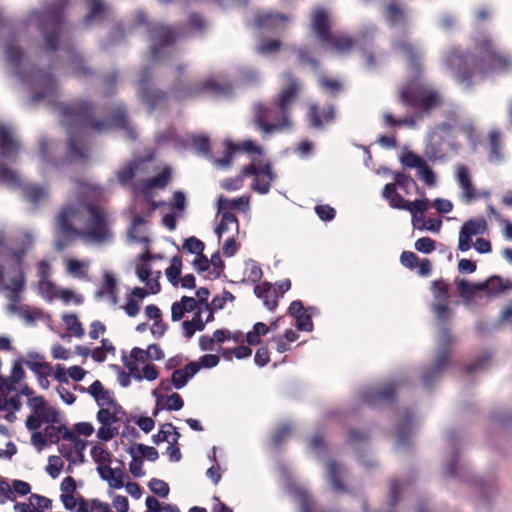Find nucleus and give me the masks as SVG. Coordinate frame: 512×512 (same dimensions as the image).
Segmentation results:
<instances>
[{"label":"nucleus","instance_id":"f257e3e1","mask_svg":"<svg viewBox=\"0 0 512 512\" xmlns=\"http://www.w3.org/2000/svg\"><path fill=\"white\" fill-rule=\"evenodd\" d=\"M33 88L40 91L30 97L31 103L46 100L60 113V122L67 130V156L71 159H87L89 149L83 142L88 131L102 133L111 128L124 130L129 139L135 140L137 133L130 125L124 104H117L107 119H96L94 102L85 98L69 103L58 102V84L52 74L37 70L36 79L31 80Z\"/></svg>","mask_w":512,"mask_h":512},{"label":"nucleus","instance_id":"f03ea898","mask_svg":"<svg viewBox=\"0 0 512 512\" xmlns=\"http://www.w3.org/2000/svg\"><path fill=\"white\" fill-rule=\"evenodd\" d=\"M474 44L481 53V58L460 48H451L444 58L446 67L453 73L455 79L464 84L467 89H471L472 77L476 73L505 72L512 67V59L496 50L488 34L480 33L475 36Z\"/></svg>","mask_w":512,"mask_h":512},{"label":"nucleus","instance_id":"7ed1b4c3","mask_svg":"<svg viewBox=\"0 0 512 512\" xmlns=\"http://www.w3.org/2000/svg\"><path fill=\"white\" fill-rule=\"evenodd\" d=\"M85 208L89 213L87 230L80 234L86 235L96 243H104L113 237L106 221V215L102 209L93 204L71 203L63 207L57 218V225L64 237L78 233L73 227L72 221L78 219L80 210Z\"/></svg>","mask_w":512,"mask_h":512},{"label":"nucleus","instance_id":"20e7f679","mask_svg":"<svg viewBox=\"0 0 512 512\" xmlns=\"http://www.w3.org/2000/svg\"><path fill=\"white\" fill-rule=\"evenodd\" d=\"M398 101L416 111L417 116L424 118L443 104L440 92L431 85L418 81L416 76L401 86Z\"/></svg>","mask_w":512,"mask_h":512},{"label":"nucleus","instance_id":"39448f33","mask_svg":"<svg viewBox=\"0 0 512 512\" xmlns=\"http://www.w3.org/2000/svg\"><path fill=\"white\" fill-rule=\"evenodd\" d=\"M69 0H56V3L45 6L41 11H32L27 24L36 22L42 33L46 48L54 53L59 49V40L64 23V9Z\"/></svg>","mask_w":512,"mask_h":512},{"label":"nucleus","instance_id":"423d86ee","mask_svg":"<svg viewBox=\"0 0 512 512\" xmlns=\"http://www.w3.org/2000/svg\"><path fill=\"white\" fill-rule=\"evenodd\" d=\"M253 122L258 129L266 134L291 126L290 113L287 114V120L285 121L275 101L270 105H264L260 102L255 103Z\"/></svg>","mask_w":512,"mask_h":512},{"label":"nucleus","instance_id":"0eeeda50","mask_svg":"<svg viewBox=\"0 0 512 512\" xmlns=\"http://www.w3.org/2000/svg\"><path fill=\"white\" fill-rule=\"evenodd\" d=\"M0 182L12 187L22 189L25 200L31 202L34 207L48 197V190L40 185H23L16 171L8 168L4 163L0 162Z\"/></svg>","mask_w":512,"mask_h":512},{"label":"nucleus","instance_id":"6e6552de","mask_svg":"<svg viewBox=\"0 0 512 512\" xmlns=\"http://www.w3.org/2000/svg\"><path fill=\"white\" fill-rule=\"evenodd\" d=\"M137 94L140 100L148 107L150 112L155 110L166 100V92L155 88L152 83L151 67H145L141 71L140 78L138 80Z\"/></svg>","mask_w":512,"mask_h":512},{"label":"nucleus","instance_id":"1a4fd4ad","mask_svg":"<svg viewBox=\"0 0 512 512\" xmlns=\"http://www.w3.org/2000/svg\"><path fill=\"white\" fill-rule=\"evenodd\" d=\"M151 56L154 61L162 58V50L171 46L177 39V33L172 27L160 24L149 26Z\"/></svg>","mask_w":512,"mask_h":512},{"label":"nucleus","instance_id":"9d476101","mask_svg":"<svg viewBox=\"0 0 512 512\" xmlns=\"http://www.w3.org/2000/svg\"><path fill=\"white\" fill-rule=\"evenodd\" d=\"M446 146L455 153L460 147V145L455 141H450L446 144L443 135L439 134L438 132L431 131L428 136L424 155L430 161H444L447 158Z\"/></svg>","mask_w":512,"mask_h":512},{"label":"nucleus","instance_id":"9b49d317","mask_svg":"<svg viewBox=\"0 0 512 512\" xmlns=\"http://www.w3.org/2000/svg\"><path fill=\"white\" fill-rule=\"evenodd\" d=\"M283 77L287 81L288 85L280 92L275 102H277L282 118L286 121L287 114L290 113L289 107L297 98L300 85L296 77L290 71L284 72Z\"/></svg>","mask_w":512,"mask_h":512},{"label":"nucleus","instance_id":"f8f14e48","mask_svg":"<svg viewBox=\"0 0 512 512\" xmlns=\"http://www.w3.org/2000/svg\"><path fill=\"white\" fill-rule=\"evenodd\" d=\"M487 230V223L483 217L472 218L466 221L460 228L458 249L461 252L468 251L472 246V237L483 234Z\"/></svg>","mask_w":512,"mask_h":512},{"label":"nucleus","instance_id":"ddd939ff","mask_svg":"<svg viewBox=\"0 0 512 512\" xmlns=\"http://www.w3.org/2000/svg\"><path fill=\"white\" fill-rule=\"evenodd\" d=\"M400 385L401 382L395 380L380 389L366 390L361 395L362 401L369 406L393 402L396 399V390Z\"/></svg>","mask_w":512,"mask_h":512},{"label":"nucleus","instance_id":"4468645a","mask_svg":"<svg viewBox=\"0 0 512 512\" xmlns=\"http://www.w3.org/2000/svg\"><path fill=\"white\" fill-rule=\"evenodd\" d=\"M289 17L282 13H263L258 14L254 20V25L259 29L273 34H279L286 30Z\"/></svg>","mask_w":512,"mask_h":512},{"label":"nucleus","instance_id":"2eb2a0df","mask_svg":"<svg viewBox=\"0 0 512 512\" xmlns=\"http://www.w3.org/2000/svg\"><path fill=\"white\" fill-rule=\"evenodd\" d=\"M335 119V107L330 104L322 112L318 104L309 105L307 110V120L310 128L323 130L324 123H332Z\"/></svg>","mask_w":512,"mask_h":512},{"label":"nucleus","instance_id":"dca6fc26","mask_svg":"<svg viewBox=\"0 0 512 512\" xmlns=\"http://www.w3.org/2000/svg\"><path fill=\"white\" fill-rule=\"evenodd\" d=\"M88 13L83 19V24L86 27H91L93 25H99L106 20L110 16L111 9L104 2V0H86Z\"/></svg>","mask_w":512,"mask_h":512},{"label":"nucleus","instance_id":"f3484780","mask_svg":"<svg viewBox=\"0 0 512 512\" xmlns=\"http://www.w3.org/2000/svg\"><path fill=\"white\" fill-rule=\"evenodd\" d=\"M20 149V143L13 137L9 127L0 123V157L14 162Z\"/></svg>","mask_w":512,"mask_h":512},{"label":"nucleus","instance_id":"a211bd4d","mask_svg":"<svg viewBox=\"0 0 512 512\" xmlns=\"http://www.w3.org/2000/svg\"><path fill=\"white\" fill-rule=\"evenodd\" d=\"M5 268L0 264V291H9L8 299L16 304L21 300L20 294L25 290V275H12L9 276L10 284L7 285L3 282Z\"/></svg>","mask_w":512,"mask_h":512},{"label":"nucleus","instance_id":"6ab92c4d","mask_svg":"<svg viewBox=\"0 0 512 512\" xmlns=\"http://www.w3.org/2000/svg\"><path fill=\"white\" fill-rule=\"evenodd\" d=\"M449 360L445 359V353L436 355L434 363L427 367L421 376L424 387L430 388L433 384L440 380L444 369L448 365Z\"/></svg>","mask_w":512,"mask_h":512},{"label":"nucleus","instance_id":"aec40b11","mask_svg":"<svg viewBox=\"0 0 512 512\" xmlns=\"http://www.w3.org/2000/svg\"><path fill=\"white\" fill-rule=\"evenodd\" d=\"M170 93L172 94L173 98L177 101H184L187 99H192L203 95L201 82L184 85L182 83V80L179 78H176L173 81L170 87Z\"/></svg>","mask_w":512,"mask_h":512},{"label":"nucleus","instance_id":"412c9836","mask_svg":"<svg viewBox=\"0 0 512 512\" xmlns=\"http://www.w3.org/2000/svg\"><path fill=\"white\" fill-rule=\"evenodd\" d=\"M25 240L23 241V245L20 248L12 249L11 256L13 258V263L9 265L8 275H25L23 269V259L26 256L28 250L33 245V237L31 234L26 233Z\"/></svg>","mask_w":512,"mask_h":512},{"label":"nucleus","instance_id":"4be33fe9","mask_svg":"<svg viewBox=\"0 0 512 512\" xmlns=\"http://www.w3.org/2000/svg\"><path fill=\"white\" fill-rule=\"evenodd\" d=\"M393 50L402 53L411 63L414 76L418 77L421 73V67L418 62L419 52L417 48L409 41L402 39L392 44Z\"/></svg>","mask_w":512,"mask_h":512},{"label":"nucleus","instance_id":"5701e85b","mask_svg":"<svg viewBox=\"0 0 512 512\" xmlns=\"http://www.w3.org/2000/svg\"><path fill=\"white\" fill-rule=\"evenodd\" d=\"M311 26L318 40L321 43L329 39L331 29L328 20V15L323 8H318L314 11Z\"/></svg>","mask_w":512,"mask_h":512},{"label":"nucleus","instance_id":"b1692460","mask_svg":"<svg viewBox=\"0 0 512 512\" xmlns=\"http://www.w3.org/2000/svg\"><path fill=\"white\" fill-rule=\"evenodd\" d=\"M276 178V175L272 171L270 163H266L259 167V172L255 176L252 189L259 194H267L271 187V182Z\"/></svg>","mask_w":512,"mask_h":512},{"label":"nucleus","instance_id":"393cba45","mask_svg":"<svg viewBox=\"0 0 512 512\" xmlns=\"http://www.w3.org/2000/svg\"><path fill=\"white\" fill-rule=\"evenodd\" d=\"M200 370V365L196 361L189 362L184 368L176 369L171 375V383L176 389L185 387Z\"/></svg>","mask_w":512,"mask_h":512},{"label":"nucleus","instance_id":"a878e982","mask_svg":"<svg viewBox=\"0 0 512 512\" xmlns=\"http://www.w3.org/2000/svg\"><path fill=\"white\" fill-rule=\"evenodd\" d=\"M202 93L212 96H230L233 92V85L229 82L219 83L213 78L201 82Z\"/></svg>","mask_w":512,"mask_h":512},{"label":"nucleus","instance_id":"bb28decb","mask_svg":"<svg viewBox=\"0 0 512 512\" xmlns=\"http://www.w3.org/2000/svg\"><path fill=\"white\" fill-rule=\"evenodd\" d=\"M64 49L71 57V67L74 75L81 77H91L93 75L92 69L85 66L82 56L73 45H67Z\"/></svg>","mask_w":512,"mask_h":512},{"label":"nucleus","instance_id":"cd10ccee","mask_svg":"<svg viewBox=\"0 0 512 512\" xmlns=\"http://www.w3.org/2000/svg\"><path fill=\"white\" fill-rule=\"evenodd\" d=\"M254 293L258 298L263 300L264 305L268 310L273 311L278 306V297L276 291L271 289V284L263 282L254 288Z\"/></svg>","mask_w":512,"mask_h":512},{"label":"nucleus","instance_id":"c85d7f7f","mask_svg":"<svg viewBox=\"0 0 512 512\" xmlns=\"http://www.w3.org/2000/svg\"><path fill=\"white\" fill-rule=\"evenodd\" d=\"M412 413L406 409L403 413L400 423L397 425V446H406L409 444V438L412 430Z\"/></svg>","mask_w":512,"mask_h":512},{"label":"nucleus","instance_id":"c756f323","mask_svg":"<svg viewBox=\"0 0 512 512\" xmlns=\"http://www.w3.org/2000/svg\"><path fill=\"white\" fill-rule=\"evenodd\" d=\"M447 441L453 448L452 456L449 463L444 467L443 474L448 477L456 478L459 476L457 464L459 460V451L456 449L457 434L451 431L447 435Z\"/></svg>","mask_w":512,"mask_h":512},{"label":"nucleus","instance_id":"7c9ffc66","mask_svg":"<svg viewBox=\"0 0 512 512\" xmlns=\"http://www.w3.org/2000/svg\"><path fill=\"white\" fill-rule=\"evenodd\" d=\"M423 116H417L416 111L413 110V113L406 115L403 118L396 119L392 113L385 112L383 114L384 123L387 127L391 128H399L401 126H408L414 128L416 126V122L418 120H422Z\"/></svg>","mask_w":512,"mask_h":512},{"label":"nucleus","instance_id":"2f4dec72","mask_svg":"<svg viewBox=\"0 0 512 512\" xmlns=\"http://www.w3.org/2000/svg\"><path fill=\"white\" fill-rule=\"evenodd\" d=\"M384 17L390 26L406 23V14L403 7L395 2L389 3L384 11Z\"/></svg>","mask_w":512,"mask_h":512},{"label":"nucleus","instance_id":"473e14b6","mask_svg":"<svg viewBox=\"0 0 512 512\" xmlns=\"http://www.w3.org/2000/svg\"><path fill=\"white\" fill-rule=\"evenodd\" d=\"M29 360H24V364L36 375L51 373V366L49 363L42 362L43 356L37 352L28 353Z\"/></svg>","mask_w":512,"mask_h":512},{"label":"nucleus","instance_id":"72a5a7b5","mask_svg":"<svg viewBox=\"0 0 512 512\" xmlns=\"http://www.w3.org/2000/svg\"><path fill=\"white\" fill-rule=\"evenodd\" d=\"M217 213L221 215V223L234 224L236 231L239 230V221L235 214L229 210V200L220 195L217 199Z\"/></svg>","mask_w":512,"mask_h":512},{"label":"nucleus","instance_id":"f704fd0d","mask_svg":"<svg viewBox=\"0 0 512 512\" xmlns=\"http://www.w3.org/2000/svg\"><path fill=\"white\" fill-rule=\"evenodd\" d=\"M171 180V169L169 167L164 168L158 175L146 179L142 182L144 190H150L153 188L164 189Z\"/></svg>","mask_w":512,"mask_h":512},{"label":"nucleus","instance_id":"c9c22d12","mask_svg":"<svg viewBox=\"0 0 512 512\" xmlns=\"http://www.w3.org/2000/svg\"><path fill=\"white\" fill-rule=\"evenodd\" d=\"M354 44L355 42L352 38L347 36H339L332 33L329 35V39L327 41L322 42V45L326 47H332L339 52L349 51L354 46Z\"/></svg>","mask_w":512,"mask_h":512},{"label":"nucleus","instance_id":"e433bc0d","mask_svg":"<svg viewBox=\"0 0 512 512\" xmlns=\"http://www.w3.org/2000/svg\"><path fill=\"white\" fill-rule=\"evenodd\" d=\"M483 292L488 296H495L506 289H509L511 285H504L502 278L499 276H492L484 282H481Z\"/></svg>","mask_w":512,"mask_h":512},{"label":"nucleus","instance_id":"4c0bfd02","mask_svg":"<svg viewBox=\"0 0 512 512\" xmlns=\"http://www.w3.org/2000/svg\"><path fill=\"white\" fill-rule=\"evenodd\" d=\"M182 328L183 335L187 339L193 337L196 331H203L205 329V323L201 318V311L196 312L192 320L184 321L182 323Z\"/></svg>","mask_w":512,"mask_h":512},{"label":"nucleus","instance_id":"58836bf2","mask_svg":"<svg viewBox=\"0 0 512 512\" xmlns=\"http://www.w3.org/2000/svg\"><path fill=\"white\" fill-rule=\"evenodd\" d=\"M97 472L104 481L108 482L111 488L120 489L124 486L123 481L116 478L114 469L110 467V464L97 466Z\"/></svg>","mask_w":512,"mask_h":512},{"label":"nucleus","instance_id":"ea45409f","mask_svg":"<svg viewBox=\"0 0 512 512\" xmlns=\"http://www.w3.org/2000/svg\"><path fill=\"white\" fill-rule=\"evenodd\" d=\"M339 467L335 460L328 462V480L334 491L347 492V487L341 482L339 478Z\"/></svg>","mask_w":512,"mask_h":512},{"label":"nucleus","instance_id":"a19ab883","mask_svg":"<svg viewBox=\"0 0 512 512\" xmlns=\"http://www.w3.org/2000/svg\"><path fill=\"white\" fill-rule=\"evenodd\" d=\"M452 343L453 337L451 335V332L449 328L445 324H443L439 333L437 355H441L442 352H444L445 359L449 360L450 346L452 345Z\"/></svg>","mask_w":512,"mask_h":512},{"label":"nucleus","instance_id":"79ce46f5","mask_svg":"<svg viewBox=\"0 0 512 512\" xmlns=\"http://www.w3.org/2000/svg\"><path fill=\"white\" fill-rule=\"evenodd\" d=\"M224 144L225 147L229 148L230 150H234L235 152L243 151L249 154L262 153V148L256 145L255 142H253L252 140H246L243 141L242 143H234L230 139H226Z\"/></svg>","mask_w":512,"mask_h":512},{"label":"nucleus","instance_id":"37998d69","mask_svg":"<svg viewBox=\"0 0 512 512\" xmlns=\"http://www.w3.org/2000/svg\"><path fill=\"white\" fill-rule=\"evenodd\" d=\"M145 224V219L139 215H136L133 218L132 225L130 226L128 230V237L136 242V243H149L150 240L148 237L144 236L142 231L139 229L140 225Z\"/></svg>","mask_w":512,"mask_h":512},{"label":"nucleus","instance_id":"c03bdc74","mask_svg":"<svg viewBox=\"0 0 512 512\" xmlns=\"http://www.w3.org/2000/svg\"><path fill=\"white\" fill-rule=\"evenodd\" d=\"M138 167L139 163L137 161H130L127 165L119 169L116 173L118 182L123 186L129 184L135 177Z\"/></svg>","mask_w":512,"mask_h":512},{"label":"nucleus","instance_id":"a18cd8bd","mask_svg":"<svg viewBox=\"0 0 512 512\" xmlns=\"http://www.w3.org/2000/svg\"><path fill=\"white\" fill-rule=\"evenodd\" d=\"M182 260L179 256H174L171 259L170 266L165 270L168 281L173 285H178L179 277L181 275Z\"/></svg>","mask_w":512,"mask_h":512},{"label":"nucleus","instance_id":"49530a36","mask_svg":"<svg viewBox=\"0 0 512 512\" xmlns=\"http://www.w3.org/2000/svg\"><path fill=\"white\" fill-rule=\"evenodd\" d=\"M457 289L463 298H470L482 290L481 283L472 284L466 279L456 281Z\"/></svg>","mask_w":512,"mask_h":512},{"label":"nucleus","instance_id":"de8ad7c7","mask_svg":"<svg viewBox=\"0 0 512 512\" xmlns=\"http://www.w3.org/2000/svg\"><path fill=\"white\" fill-rule=\"evenodd\" d=\"M62 320L67 325L68 331H70L74 336L78 338H82L84 336L85 331L76 314H63Z\"/></svg>","mask_w":512,"mask_h":512},{"label":"nucleus","instance_id":"09e8293b","mask_svg":"<svg viewBox=\"0 0 512 512\" xmlns=\"http://www.w3.org/2000/svg\"><path fill=\"white\" fill-rule=\"evenodd\" d=\"M431 291L435 300L438 302H447L449 298V287L443 279L433 281Z\"/></svg>","mask_w":512,"mask_h":512},{"label":"nucleus","instance_id":"8fccbe9b","mask_svg":"<svg viewBox=\"0 0 512 512\" xmlns=\"http://www.w3.org/2000/svg\"><path fill=\"white\" fill-rule=\"evenodd\" d=\"M5 55L6 60L9 64L14 66L15 68H18L20 66L23 57V52L19 46L13 44L12 42H8Z\"/></svg>","mask_w":512,"mask_h":512},{"label":"nucleus","instance_id":"3c124183","mask_svg":"<svg viewBox=\"0 0 512 512\" xmlns=\"http://www.w3.org/2000/svg\"><path fill=\"white\" fill-rule=\"evenodd\" d=\"M115 290H117L116 279L110 272H105L103 275L102 288L96 291L95 297L97 299H101L105 294H109L110 292Z\"/></svg>","mask_w":512,"mask_h":512},{"label":"nucleus","instance_id":"603ef678","mask_svg":"<svg viewBox=\"0 0 512 512\" xmlns=\"http://www.w3.org/2000/svg\"><path fill=\"white\" fill-rule=\"evenodd\" d=\"M281 41L276 39L263 38L257 47V52L263 55L273 54L281 48Z\"/></svg>","mask_w":512,"mask_h":512},{"label":"nucleus","instance_id":"864d4df0","mask_svg":"<svg viewBox=\"0 0 512 512\" xmlns=\"http://www.w3.org/2000/svg\"><path fill=\"white\" fill-rule=\"evenodd\" d=\"M127 452L132 456V460L129 464V470L131 474L136 478H141L145 475V471L142 468L143 460L141 457L136 456L135 448L129 447Z\"/></svg>","mask_w":512,"mask_h":512},{"label":"nucleus","instance_id":"5fc2aeb1","mask_svg":"<svg viewBox=\"0 0 512 512\" xmlns=\"http://www.w3.org/2000/svg\"><path fill=\"white\" fill-rule=\"evenodd\" d=\"M318 82L321 88L325 92L329 93L332 97H335L342 90L341 82L336 79L321 76Z\"/></svg>","mask_w":512,"mask_h":512},{"label":"nucleus","instance_id":"6e6d98bb","mask_svg":"<svg viewBox=\"0 0 512 512\" xmlns=\"http://www.w3.org/2000/svg\"><path fill=\"white\" fill-rule=\"evenodd\" d=\"M66 431H70L66 425L55 426L51 424L45 427L44 434L51 444H57Z\"/></svg>","mask_w":512,"mask_h":512},{"label":"nucleus","instance_id":"4d7b16f0","mask_svg":"<svg viewBox=\"0 0 512 512\" xmlns=\"http://www.w3.org/2000/svg\"><path fill=\"white\" fill-rule=\"evenodd\" d=\"M489 141H490V155L489 158L491 161L500 160L502 158L500 149V133L497 131H492L489 133Z\"/></svg>","mask_w":512,"mask_h":512},{"label":"nucleus","instance_id":"13d9d810","mask_svg":"<svg viewBox=\"0 0 512 512\" xmlns=\"http://www.w3.org/2000/svg\"><path fill=\"white\" fill-rule=\"evenodd\" d=\"M91 456L99 465L110 464L112 455L101 445H94L91 449Z\"/></svg>","mask_w":512,"mask_h":512},{"label":"nucleus","instance_id":"bf43d9fd","mask_svg":"<svg viewBox=\"0 0 512 512\" xmlns=\"http://www.w3.org/2000/svg\"><path fill=\"white\" fill-rule=\"evenodd\" d=\"M148 487L152 493L162 498H166L170 492L168 484L158 478H152L148 483Z\"/></svg>","mask_w":512,"mask_h":512},{"label":"nucleus","instance_id":"052dcab7","mask_svg":"<svg viewBox=\"0 0 512 512\" xmlns=\"http://www.w3.org/2000/svg\"><path fill=\"white\" fill-rule=\"evenodd\" d=\"M457 115L455 113H451L450 116L447 118V120L439 123L432 132H438L441 135H449L450 132L456 127L457 125Z\"/></svg>","mask_w":512,"mask_h":512},{"label":"nucleus","instance_id":"680f3d73","mask_svg":"<svg viewBox=\"0 0 512 512\" xmlns=\"http://www.w3.org/2000/svg\"><path fill=\"white\" fill-rule=\"evenodd\" d=\"M62 438L64 440H68V441L73 442L74 448H75L78 456H81V461H84L83 451L86 448L87 442L82 440V439H80V438H78L76 436V434L73 431H71V430L70 431H66L65 433H63Z\"/></svg>","mask_w":512,"mask_h":512},{"label":"nucleus","instance_id":"e2e57ef3","mask_svg":"<svg viewBox=\"0 0 512 512\" xmlns=\"http://www.w3.org/2000/svg\"><path fill=\"white\" fill-rule=\"evenodd\" d=\"M393 178L396 186L402 188L406 193H409L410 186L417 187L416 181L408 174L395 172Z\"/></svg>","mask_w":512,"mask_h":512},{"label":"nucleus","instance_id":"0e129e2a","mask_svg":"<svg viewBox=\"0 0 512 512\" xmlns=\"http://www.w3.org/2000/svg\"><path fill=\"white\" fill-rule=\"evenodd\" d=\"M135 422L139 428L145 433H149L153 430L155 422L151 417L146 416H130L126 418V423Z\"/></svg>","mask_w":512,"mask_h":512},{"label":"nucleus","instance_id":"69168bd1","mask_svg":"<svg viewBox=\"0 0 512 512\" xmlns=\"http://www.w3.org/2000/svg\"><path fill=\"white\" fill-rule=\"evenodd\" d=\"M42 422L59 424L61 422L59 412L52 406L46 405L42 412L37 414Z\"/></svg>","mask_w":512,"mask_h":512},{"label":"nucleus","instance_id":"338daca9","mask_svg":"<svg viewBox=\"0 0 512 512\" xmlns=\"http://www.w3.org/2000/svg\"><path fill=\"white\" fill-rule=\"evenodd\" d=\"M97 421L104 426H111L113 423L120 421V418L116 415L115 411L110 412L109 409L101 407L97 412Z\"/></svg>","mask_w":512,"mask_h":512},{"label":"nucleus","instance_id":"774afa93","mask_svg":"<svg viewBox=\"0 0 512 512\" xmlns=\"http://www.w3.org/2000/svg\"><path fill=\"white\" fill-rule=\"evenodd\" d=\"M183 248L189 253L197 255L204 251L205 245L200 239L191 236L184 241Z\"/></svg>","mask_w":512,"mask_h":512}]
</instances>
